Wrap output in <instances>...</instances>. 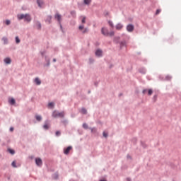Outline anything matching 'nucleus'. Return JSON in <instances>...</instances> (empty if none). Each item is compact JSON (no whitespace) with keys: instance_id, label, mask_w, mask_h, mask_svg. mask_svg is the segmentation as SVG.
I'll return each mask as SVG.
<instances>
[{"instance_id":"obj_1","label":"nucleus","mask_w":181,"mask_h":181,"mask_svg":"<svg viewBox=\"0 0 181 181\" xmlns=\"http://www.w3.org/2000/svg\"><path fill=\"white\" fill-rule=\"evenodd\" d=\"M17 19L18 21H22V19L24 20V22H26L27 23H30L32 22V16L29 13H21L17 15Z\"/></svg>"},{"instance_id":"obj_2","label":"nucleus","mask_w":181,"mask_h":181,"mask_svg":"<svg viewBox=\"0 0 181 181\" xmlns=\"http://www.w3.org/2000/svg\"><path fill=\"white\" fill-rule=\"evenodd\" d=\"M64 115H66L64 112H59L57 110H54V112H52V115L53 118H64Z\"/></svg>"},{"instance_id":"obj_3","label":"nucleus","mask_w":181,"mask_h":181,"mask_svg":"<svg viewBox=\"0 0 181 181\" xmlns=\"http://www.w3.org/2000/svg\"><path fill=\"white\" fill-rule=\"evenodd\" d=\"M35 165L38 166V168H42V166L43 165V161L42 160V158H35Z\"/></svg>"},{"instance_id":"obj_4","label":"nucleus","mask_w":181,"mask_h":181,"mask_svg":"<svg viewBox=\"0 0 181 181\" xmlns=\"http://www.w3.org/2000/svg\"><path fill=\"white\" fill-rule=\"evenodd\" d=\"M55 19H57V21H58L59 23V26L61 28V29L63 28V26L62 25V15L57 13L54 16Z\"/></svg>"},{"instance_id":"obj_5","label":"nucleus","mask_w":181,"mask_h":181,"mask_svg":"<svg viewBox=\"0 0 181 181\" xmlns=\"http://www.w3.org/2000/svg\"><path fill=\"white\" fill-rule=\"evenodd\" d=\"M126 29H127V32L131 33L134 32V29H135V27L132 24H128L126 27Z\"/></svg>"},{"instance_id":"obj_6","label":"nucleus","mask_w":181,"mask_h":181,"mask_svg":"<svg viewBox=\"0 0 181 181\" xmlns=\"http://www.w3.org/2000/svg\"><path fill=\"white\" fill-rule=\"evenodd\" d=\"M96 57H103V50L98 49L95 52Z\"/></svg>"},{"instance_id":"obj_7","label":"nucleus","mask_w":181,"mask_h":181,"mask_svg":"<svg viewBox=\"0 0 181 181\" xmlns=\"http://www.w3.org/2000/svg\"><path fill=\"white\" fill-rule=\"evenodd\" d=\"M102 34L104 35V36H110V33L108 32V29L105 28H103L101 30Z\"/></svg>"},{"instance_id":"obj_8","label":"nucleus","mask_w":181,"mask_h":181,"mask_svg":"<svg viewBox=\"0 0 181 181\" xmlns=\"http://www.w3.org/2000/svg\"><path fill=\"white\" fill-rule=\"evenodd\" d=\"M89 129H90V132L93 135H98V130L97 129L96 127H90Z\"/></svg>"},{"instance_id":"obj_9","label":"nucleus","mask_w":181,"mask_h":181,"mask_svg":"<svg viewBox=\"0 0 181 181\" xmlns=\"http://www.w3.org/2000/svg\"><path fill=\"white\" fill-rule=\"evenodd\" d=\"M73 149V147L71 146H68L66 148L64 149V155H69L70 153V151Z\"/></svg>"},{"instance_id":"obj_10","label":"nucleus","mask_w":181,"mask_h":181,"mask_svg":"<svg viewBox=\"0 0 181 181\" xmlns=\"http://www.w3.org/2000/svg\"><path fill=\"white\" fill-rule=\"evenodd\" d=\"M78 29L82 31V33H87L88 32V28H84L83 25H79Z\"/></svg>"},{"instance_id":"obj_11","label":"nucleus","mask_w":181,"mask_h":181,"mask_svg":"<svg viewBox=\"0 0 181 181\" xmlns=\"http://www.w3.org/2000/svg\"><path fill=\"white\" fill-rule=\"evenodd\" d=\"M33 81L36 86H40V84H42V81L40 78H39V77H36Z\"/></svg>"},{"instance_id":"obj_12","label":"nucleus","mask_w":181,"mask_h":181,"mask_svg":"<svg viewBox=\"0 0 181 181\" xmlns=\"http://www.w3.org/2000/svg\"><path fill=\"white\" fill-rule=\"evenodd\" d=\"M37 4L39 8H43L45 5V1H43V0H37Z\"/></svg>"},{"instance_id":"obj_13","label":"nucleus","mask_w":181,"mask_h":181,"mask_svg":"<svg viewBox=\"0 0 181 181\" xmlns=\"http://www.w3.org/2000/svg\"><path fill=\"white\" fill-rule=\"evenodd\" d=\"M35 26H36V28L38 29V30H40L42 29V23H40V21L35 22Z\"/></svg>"},{"instance_id":"obj_14","label":"nucleus","mask_w":181,"mask_h":181,"mask_svg":"<svg viewBox=\"0 0 181 181\" xmlns=\"http://www.w3.org/2000/svg\"><path fill=\"white\" fill-rule=\"evenodd\" d=\"M4 62L6 64H11V63H12V60H11L9 57L5 58Z\"/></svg>"},{"instance_id":"obj_15","label":"nucleus","mask_w":181,"mask_h":181,"mask_svg":"<svg viewBox=\"0 0 181 181\" xmlns=\"http://www.w3.org/2000/svg\"><path fill=\"white\" fill-rule=\"evenodd\" d=\"M8 103L9 104H11V105H15V103H16V101L15 100L14 98H11L8 99Z\"/></svg>"},{"instance_id":"obj_16","label":"nucleus","mask_w":181,"mask_h":181,"mask_svg":"<svg viewBox=\"0 0 181 181\" xmlns=\"http://www.w3.org/2000/svg\"><path fill=\"white\" fill-rule=\"evenodd\" d=\"M122 28H124V25L122 24V23H118L117 25H116V29L117 30H121V29H122Z\"/></svg>"},{"instance_id":"obj_17","label":"nucleus","mask_w":181,"mask_h":181,"mask_svg":"<svg viewBox=\"0 0 181 181\" xmlns=\"http://www.w3.org/2000/svg\"><path fill=\"white\" fill-rule=\"evenodd\" d=\"M45 62L47 64H45L46 67H49L50 66V59H47V57H45Z\"/></svg>"},{"instance_id":"obj_18","label":"nucleus","mask_w":181,"mask_h":181,"mask_svg":"<svg viewBox=\"0 0 181 181\" xmlns=\"http://www.w3.org/2000/svg\"><path fill=\"white\" fill-rule=\"evenodd\" d=\"M2 42H4V45H8V37H3L1 38Z\"/></svg>"},{"instance_id":"obj_19","label":"nucleus","mask_w":181,"mask_h":181,"mask_svg":"<svg viewBox=\"0 0 181 181\" xmlns=\"http://www.w3.org/2000/svg\"><path fill=\"white\" fill-rule=\"evenodd\" d=\"M35 119L37 121H38V122H40V121H42V116L39 115H35Z\"/></svg>"},{"instance_id":"obj_20","label":"nucleus","mask_w":181,"mask_h":181,"mask_svg":"<svg viewBox=\"0 0 181 181\" xmlns=\"http://www.w3.org/2000/svg\"><path fill=\"white\" fill-rule=\"evenodd\" d=\"M127 47V42L122 41L120 42V49H122V47Z\"/></svg>"},{"instance_id":"obj_21","label":"nucleus","mask_w":181,"mask_h":181,"mask_svg":"<svg viewBox=\"0 0 181 181\" xmlns=\"http://www.w3.org/2000/svg\"><path fill=\"white\" fill-rule=\"evenodd\" d=\"M139 72L141 73V74H145V73H146V69H145L144 68H141L139 69Z\"/></svg>"},{"instance_id":"obj_22","label":"nucleus","mask_w":181,"mask_h":181,"mask_svg":"<svg viewBox=\"0 0 181 181\" xmlns=\"http://www.w3.org/2000/svg\"><path fill=\"white\" fill-rule=\"evenodd\" d=\"M46 22H48V23H50L52 22V16H48Z\"/></svg>"},{"instance_id":"obj_23","label":"nucleus","mask_w":181,"mask_h":181,"mask_svg":"<svg viewBox=\"0 0 181 181\" xmlns=\"http://www.w3.org/2000/svg\"><path fill=\"white\" fill-rule=\"evenodd\" d=\"M15 40H16V43L17 45H19V43H21V39H19V37L16 36V37H15Z\"/></svg>"},{"instance_id":"obj_24","label":"nucleus","mask_w":181,"mask_h":181,"mask_svg":"<svg viewBox=\"0 0 181 181\" xmlns=\"http://www.w3.org/2000/svg\"><path fill=\"white\" fill-rule=\"evenodd\" d=\"M48 107H49V108H54V103L51 102V103H48Z\"/></svg>"},{"instance_id":"obj_25","label":"nucleus","mask_w":181,"mask_h":181,"mask_svg":"<svg viewBox=\"0 0 181 181\" xmlns=\"http://www.w3.org/2000/svg\"><path fill=\"white\" fill-rule=\"evenodd\" d=\"M8 152H9V153H11V155H13L15 153V150L12 149V148H8Z\"/></svg>"},{"instance_id":"obj_26","label":"nucleus","mask_w":181,"mask_h":181,"mask_svg":"<svg viewBox=\"0 0 181 181\" xmlns=\"http://www.w3.org/2000/svg\"><path fill=\"white\" fill-rule=\"evenodd\" d=\"M83 3L85 5H90V4H91V0H83Z\"/></svg>"},{"instance_id":"obj_27","label":"nucleus","mask_w":181,"mask_h":181,"mask_svg":"<svg viewBox=\"0 0 181 181\" xmlns=\"http://www.w3.org/2000/svg\"><path fill=\"white\" fill-rule=\"evenodd\" d=\"M43 128L46 130L49 129V128H50V126H49V124H47V123H45L44 125H43Z\"/></svg>"},{"instance_id":"obj_28","label":"nucleus","mask_w":181,"mask_h":181,"mask_svg":"<svg viewBox=\"0 0 181 181\" xmlns=\"http://www.w3.org/2000/svg\"><path fill=\"white\" fill-rule=\"evenodd\" d=\"M81 114H87V110L86 108L83 107L81 110Z\"/></svg>"},{"instance_id":"obj_29","label":"nucleus","mask_w":181,"mask_h":181,"mask_svg":"<svg viewBox=\"0 0 181 181\" xmlns=\"http://www.w3.org/2000/svg\"><path fill=\"white\" fill-rule=\"evenodd\" d=\"M82 127L84 129H88V124L87 123H83Z\"/></svg>"},{"instance_id":"obj_30","label":"nucleus","mask_w":181,"mask_h":181,"mask_svg":"<svg viewBox=\"0 0 181 181\" xmlns=\"http://www.w3.org/2000/svg\"><path fill=\"white\" fill-rule=\"evenodd\" d=\"M11 166H12L13 168H18V165H16V161H13V162L11 163Z\"/></svg>"},{"instance_id":"obj_31","label":"nucleus","mask_w":181,"mask_h":181,"mask_svg":"<svg viewBox=\"0 0 181 181\" xmlns=\"http://www.w3.org/2000/svg\"><path fill=\"white\" fill-rule=\"evenodd\" d=\"M5 23L7 26H9L11 25V20H6Z\"/></svg>"},{"instance_id":"obj_32","label":"nucleus","mask_w":181,"mask_h":181,"mask_svg":"<svg viewBox=\"0 0 181 181\" xmlns=\"http://www.w3.org/2000/svg\"><path fill=\"white\" fill-rule=\"evenodd\" d=\"M62 124H64V125H66L67 124H69V121H67V119H64L62 120Z\"/></svg>"},{"instance_id":"obj_33","label":"nucleus","mask_w":181,"mask_h":181,"mask_svg":"<svg viewBox=\"0 0 181 181\" xmlns=\"http://www.w3.org/2000/svg\"><path fill=\"white\" fill-rule=\"evenodd\" d=\"M55 135L56 136H60L62 135V132H60V131H57L55 132Z\"/></svg>"},{"instance_id":"obj_34","label":"nucleus","mask_w":181,"mask_h":181,"mask_svg":"<svg viewBox=\"0 0 181 181\" xmlns=\"http://www.w3.org/2000/svg\"><path fill=\"white\" fill-rule=\"evenodd\" d=\"M103 136H104V138H107L108 137V133L103 132Z\"/></svg>"},{"instance_id":"obj_35","label":"nucleus","mask_w":181,"mask_h":181,"mask_svg":"<svg viewBox=\"0 0 181 181\" xmlns=\"http://www.w3.org/2000/svg\"><path fill=\"white\" fill-rule=\"evenodd\" d=\"M93 63H94V59H93V58H89V64H93Z\"/></svg>"},{"instance_id":"obj_36","label":"nucleus","mask_w":181,"mask_h":181,"mask_svg":"<svg viewBox=\"0 0 181 181\" xmlns=\"http://www.w3.org/2000/svg\"><path fill=\"white\" fill-rule=\"evenodd\" d=\"M153 93V90H152V89H149L148 91V94L149 95H152V93Z\"/></svg>"},{"instance_id":"obj_37","label":"nucleus","mask_w":181,"mask_h":181,"mask_svg":"<svg viewBox=\"0 0 181 181\" xmlns=\"http://www.w3.org/2000/svg\"><path fill=\"white\" fill-rule=\"evenodd\" d=\"M108 23L110 26H111V28H114V23H112V21H109Z\"/></svg>"},{"instance_id":"obj_38","label":"nucleus","mask_w":181,"mask_h":181,"mask_svg":"<svg viewBox=\"0 0 181 181\" xmlns=\"http://www.w3.org/2000/svg\"><path fill=\"white\" fill-rule=\"evenodd\" d=\"M82 23H86V16H83L82 17V21H81Z\"/></svg>"},{"instance_id":"obj_39","label":"nucleus","mask_w":181,"mask_h":181,"mask_svg":"<svg viewBox=\"0 0 181 181\" xmlns=\"http://www.w3.org/2000/svg\"><path fill=\"white\" fill-rule=\"evenodd\" d=\"M114 35H115L114 31L109 33V36H114Z\"/></svg>"},{"instance_id":"obj_40","label":"nucleus","mask_w":181,"mask_h":181,"mask_svg":"<svg viewBox=\"0 0 181 181\" xmlns=\"http://www.w3.org/2000/svg\"><path fill=\"white\" fill-rule=\"evenodd\" d=\"M160 13V10L158 9L156 12V15H159Z\"/></svg>"},{"instance_id":"obj_41","label":"nucleus","mask_w":181,"mask_h":181,"mask_svg":"<svg viewBox=\"0 0 181 181\" xmlns=\"http://www.w3.org/2000/svg\"><path fill=\"white\" fill-rule=\"evenodd\" d=\"M165 78H166V80H170V78H172V76H167L165 77Z\"/></svg>"},{"instance_id":"obj_42","label":"nucleus","mask_w":181,"mask_h":181,"mask_svg":"<svg viewBox=\"0 0 181 181\" xmlns=\"http://www.w3.org/2000/svg\"><path fill=\"white\" fill-rule=\"evenodd\" d=\"M147 92H148V89L143 90V94H146Z\"/></svg>"},{"instance_id":"obj_43","label":"nucleus","mask_w":181,"mask_h":181,"mask_svg":"<svg viewBox=\"0 0 181 181\" xmlns=\"http://www.w3.org/2000/svg\"><path fill=\"white\" fill-rule=\"evenodd\" d=\"M71 15H72L73 16H74V15H76V11H71Z\"/></svg>"},{"instance_id":"obj_44","label":"nucleus","mask_w":181,"mask_h":181,"mask_svg":"<svg viewBox=\"0 0 181 181\" xmlns=\"http://www.w3.org/2000/svg\"><path fill=\"white\" fill-rule=\"evenodd\" d=\"M115 40H119V37H116L115 38Z\"/></svg>"},{"instance_id":"obj_45","label":"nucleus","mask_w":181,"mask_h":181,"mask_svg":"<svg viewBox=\"0 0 181 181\" xmlns=\"http://www.w3.org/2000/svg\"><path fill=\"white\" fill-rule=\"evenodd\" d=\"M127 159H131V156L127 155Z\"/></svg>"},{"instance_id":"obj_46","label":"nucleus","mask_w":181,"mask_h":181,"mask_svg":"<svg viewBox=\"0 0 181 181\" xmlns=\"http://www.w3.org/2000/svg\"><path fill=\"white\" fill-rule=\"evenodd\" d=\"M10 131H11V132H12L13 131V127H11Z\"/></svg>"},{"instance_id":"obj_47","label":"nucleus","mask_w":181,"mask_h":181,"mask_svg":"<svg viewBox=\"0 0 181 181\" xmlns=\"http://www.w3.org/2000/svg\"><path fill=\"white\" fill-rule=\"evenodd\" d=\"M33 158H35V156H30V159H33Z\"/></svg>"},{"instance_id":"obj_48","label":"nucleus","mask_w":181,"mask_h":181,"mask_svg":"<svg viewBox=\"0 0 181 181\" xmlns=\"http://www.w3.org/2000/svg\"><path fill=\"white\" fill-rule=\"evenodd\" d=\"M131 180H132L131 178L129 177L127 178V181H131Z\"/></svg>"},{"instance_id":"obj_49","label":"nucleus","mask_w":181,"mask_h":181,"mask_svg":"<svg viewBox=\"0 0 181 181\" xmlns=\"http://www.w3.org/2000/svg\"><path fill=\"white\" fill-rule=\"evenodd\" d=\"M53 62H54V63H56V62H57L56 59L54 58Z\"/></svg>"},{"instance_id":"obj_50","label":"nucleus","mask_w":181,"mask_h":181,"mask_svg":"<svg viewBox=\"0 0 181 181\" xmlns=\"http://www.w3.org/2000/svg\"><path fill=\"white\" fill-rule=\"evenodd\" d=\"M42 56L45 54V52H41Z\"/></svg>"},{"instance_id":"obj_51","label":"nucleus","mask_w":181,"mask_h":181,"mask_svg":"<svg viewBox=\"0 0 181 181\" xmlns=\"http://www.w3.org/2000/svg\"><path fill=\"white\" fill-rule=\"evenodd\" d=\"M72 118H74V115H71V116Z\"/></svg>"},{"instance_id":"obj_52","label":"nucleus","mask_w":181,"mask_h":181,"mask_svg":"<svg viewBox=\"0 0 181 181\" xmlns=\"http://www.w3.org/2000/svg\"><path fill=\"white\" fill-rule=\"evenodd\" d=\"M156 97H158L157 95H154V98H156Z\"/></svg>"},{"instance_id":"obj_53","label":"nucleus","mask_w":181,"mask_h":181,"mask_svg":"<svg viewBox=\"0 0 181 181\" xmlns=\"http://www.w3.org/2000/svg\"><path fill=\"white\" fill-rule=\"evenodd\" d=\"M95 85L97 86V83H95Z\"/></svg>"}]
</instances>
